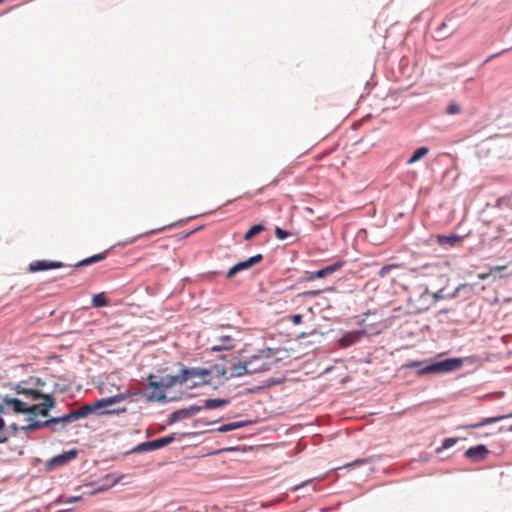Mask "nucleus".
Here are the masks:
<instances>
[{"label":"nucleus","instance_id":"nucleus-45","mask_svg":"<svg viewBox=\"0 0 512 512\" xmlns=\"http://www.w3.org/2000/svg\"><path fill=\"white\" fill-rule=\"evenodd\" d=\"M417 365H418V363L414 362V363H412L410 366H411V367H414V366H417Z\"/></svg>","mask_w":512,"mask_h":512},{"label":"nucleus","instance_id":"nucleus-13","mask_svg":"<svg viewBox=\"0 0 512 512\" xmlns=\"http://www.w3.org/2000/svg\"><path fill=\"white\" fill-rule=\"evenodd\" d=\"M175 440L174 435L165 436L150 442L141 444V450H155L171 444Z\"/></svg>","mask_w":512,"mask_h":512},{"label":"nucleus","instance_id":"nucleus-43","mask_svg":"<svg viewBox=\"0 0 512 512\" xmlns=\"http://www.w3.org/2000/svg\"><path fill=\"white\" fill-rule=\"evenodd\" d=\"M7 441V437H0V443H5Z\"/></svg>","mask_w":512,"mask_h":512},{"label":"nucleus","instance_id":"nucleus-28","mask_svg":"<svg viewBox=\"0 0 512 512\" xmlns=\"http://www.w3.org/2000/svg\"><path fill=\"white\" fill-rule=\"evenodd\" d=\"M402 267V264H398V263H393V264H388V265H385L383 266L379 272H378V275L379 277L381 278H384L387 276V274L392 271L393 269H399Z\"/></svg>","mask_w":512,"mask_h":512},{"label":"nucleus","instance_id":"nucleus-30","mask_svg":"<svg viewBox=\"0 0 512 512\" xmlns=\"http://www.w3.org/2000/svg\"><path fill=\"white\" fill-rule=\"evenodd\" d=\"M457 442V439L455 438H447L443 441L442 446L437 448L436 451L439 453L445 449L451 448L454 446Z\"/></svg>","mask_w":512,"mask_h":512},{"label":"nucleus","instance_id":"nucleus-32","mask_svg":"<svg viewBox=\"0 0 512 512\" xmlns=\"http://www.w3.org/2000/svg\"><path fill=\"white\" fill-rule=\"evenodd\" d=\"M275 236L279 240H284V239H286L289 236V232L281 229L280 227H276V229H275Z\"/></svg>","mask_w":512,"mask_h":512},{"label":"nucleus","instance_id":"nucleus-23","mask_svg":"<svg viewBox=\"0 0 512 512\" xmlns=\"http://www.w3.org/2000/svg\"><path fill=\"white\" fill-rule=\"evenodd\" d=\"M461 240L460 236L457 235H450V236H439L438 237V243L441 245H450L454 246L456 243H458Z\"/></svg>","mask_w":512,"mask_h":512},{"label":"nucleus","instance_id":"nucleus-8","mask_svg":"<svg viewBox=\"0 0 512 512\" xmlns=\"http://www.w3.org/2000/svg\"><path fill=\"white\" fill-rule=\"evenodd\" d=\"M44 401L39 404L29 405L27 413L33 415L48 416L49 410L55 406V400L51 395L43 394L42 398Z\"/></svg>","mask_w":512,"mask_h":512},{"label":"nucleus","instance_id":"nucleus-16","mask_svg":"<svg viewBox=\"0 0 512 512\" xmlns=\"http://www.w3.org/2000/svg\"><path fill=\"white\" fill-rule=\"evenodd\" d=\"M507 417L508 416H505V415L495 416V417H487V418H484L482 421H480L478 423L464 425V426H461L460 428L464 429V430L476 429V428H480V427H483V426H486V425H489V424H493V423L499 422V421H501V420H503V419H505Z\"/></svg>","mask_w":512,"mask_h":512},{"label":"nucleus","instance_id":"nucleus-11","mask_svg":"<svg viewBox=\"0 0 512 512\" xmlns=\"http://www.w3.org/2000/svg\"><path fill=\"white\" fill-rule=\"evenodd\" d=\"M64 264L62 262L58 261H47V260H38L30 263L29 265V271L31 272H38V271H44L49 269H56L63 267Z\"/></svg>","mask_w":512,"mask_h":512},{"label":"nucleus","instance_id":"nucleus-40","mask_svg":"<svg viewBox=\"0 0 512 512\" xmlns=\"http://www.w3.org/2000/svg\"><path fill=\"white\" fill-rule=\"evenodd\" d=\"M489 277V273H481L478 275V278L481 280H485Z\"/></svg>","mask_w":512,"mask_h":512},{"label":"nucleus","instance_id":"nucleus-10","mask_svg":"<svg viewBox=\"0 0 512 512\" xmlns=\"http://www.w3.org/2000/svg\"><path fill=\"white\" fill-rule=\"evenodd\" d=\"M342 266H343L342 262H337V263L329 265L321 270H318L316 272H307L305 279L307 281H313L317 278H324V277L334 273L335 271L339 270Z\"/></svg>","mask_w":512,"mask_h":512},{"label":"nucleus","instance_id":"nucleus-22","mask_svg":"<svg viewBox=\"0 0 512 512\" xmlns=\"http://www.w3.org/2000/svg\"><path fill=\"white\" fill-rule=\"evenodd\" d=\"M429 152V149L427 147H420L416 149L413 153V155L408 159L407 164L411 165L420 159H422L424 156H426Z\"/></svg>","mask_w":512,"mask_h":512},{"label":"nucleus","instance_id":"nucleus-33","mask_svg":"<svg viewBox=\"0 0 512 512\" xmlns=\"http://www.w3.org/2000/svg\"><path fill=\"white\" fill-rule=\"evenodd\" d=\"M290 319H291V321H292V323H293V324H295V325H299V324H301V323H302V319H303V317H302V315H300V314H294V315H292V316L290 317Z\"/></svg>","mask_w":512,"mask_h":512},{"label":"nucleus","instance_id":"nucleus-21","mask_svg":"<svg viewBox=\"0 0 512 512\" xmlns=\"http://www.w3.org/2000/svg\"><path fill=\"white\" fill-rule=\"evenodd\" d=\"M106 257V252H103V253H99V254H96V255H93L91 257H88L80 262H78L75 267H82V266H87V265H91L93 263H96V262H99V261H102L103 259H105Z\"/></svg>","mask_w":512,"mask_h":512},{"label":"nucleus","instance_id":"nucleus-6","mask_svg":"<svg viewBox=\"0 0 512 512\" xmlns=\"http://www.w3.org/2000/svg\"><path fill=\"white\" fill-rule=\"evenodd\" d=\"M462 364L463 362L459 358L445 359L420 369L419 374L450 372L459 369Z\"/></svg>","mask_w":512,"mask_h":512},{"label":"nucleus","instance_id":"nucleus-4","mask_svg":"<svg viewBox=\"0 0 512 512\" xmlns=\"http://www.w3.org/2000/svg\"><path fill=\"white\" fill-rule=\"evenodd\" d=\"M439 299L437 294H431L427 288L419 287L409 296V302L415 312L427 311Z\"/></svg>","mask_w":512,"mask_h":512},{"label":"nucleus","instance_id":"nucleus-29","mask_svg":"<svg viewBox=\"0 0 512 512\" xmlns=\"http://www.w3.org/2000/svg\"><path fill=\"white\" fill-rule=\"evenodd\" d=\"M223 344L218 346H213L211 348L212 351H220L223 349H230L232 347L231 342L232 338L230 336H224L222 337Z\"/></svg>","mask_w":512,"mask_h":512},{"label":"nucleus","instance_id":"nucleus-12","mask_svg":"<svg viewBox=\"0 0 512 512\" xmlns=\"http://www.w3.org/2000/svg\"><path fill=\"white\" fill-rule=\"evenodd\" d=\"M225 370L227 371V373L225 375H221L225 379L240 377L247 374L250 375L246 361L233 364L231 367Z\"/></svg>","mask_w":512,"mask_h":512},{"label":"nucleus","instance_id":"nucleus-19","mask_svg":"<svg viewBox=\"0 0 512 512\" xmlns=\"http://www.w3.org/2000/svg\"><path fill=\"white\" fill-rule=\"evenodd\" d=\"M248 423H249L248 421H235V422L227 423V424H224V425H221L220 427H218L217 431L225 433L228 431H232L235 429L245 427L248 425Z\"/></svg>","mask_w":512,"mask_h":512},{"label":"nucleus","instance_id":"nucleus-44","mask_svg":"<svg viewBox=\"0 0 512 512\" xmlns=\"http://www.w3.org/2000/svg\"><path fill=\"white\" fill-rule=\"evenodd\" d=\"M80 499V497H74V498H71L70 501H75V500H78Z\"/></svg>","mask_w":512,"mask_h":512},{"label":"nucleus","instance_id":"nucleus-39","mask_svg":"<svg viewBox=\"0 0 512 512\" xmlns=\"http://www.w3.org/2000/svg\"><path fill=\"white\" fill-rule=\"evenodd\" d=\"M506 268V266H494L491 268L490 273H493L495 271H503Z\"/></svg>","mask_w":512,"mask_h":512},{"label":"nucleus","instance_id":"nucleus-20","mask_svg":"<svg viewBox=\"0 0 512 512\" xmlns=\"http://www.w3.org/2000/svg\"><path fill=\"white\" fill-rule=\"evenodd\" d=\"M264 230L265 226L263 224H255L252 227H250L249 230L245 233L244 240L250 241Z\"/></svg>","mask_w":512,"mask_h":512},{"label":"nucleus","instance_id":"nucleus-1","mask_svg":"<svg viewBox=\"0 0 512 512\" xmlns=\"http://www.w3.org/2000/svg\"><path fill=\"white\" fill-rule=\"evenodd\" d=\"M205 371H196L193 369H182L178 375H165L160 377V380H155L154 375L148 377V387L152 389L150 399L154 401L165 400V390L172 388L176 385H183L189 383V378L196 375H205Z\"/></svg>","mask_w":512,"mask_h":512},{"label":"nucleus","instance_id":"nucleus-34","mask_svg":"<svg viewBox=\"0 0 512 512\" xmlns=\"http://www.w3.org/2000/svg\"><path fill=\"white\" fill-rule=\"evenodd\" d=\"M366 462H368V459H358L352 463L347 464L346 466H348V467L358 466V465L364 464Z\"/></svg>","mask_w":512,"mask_h":512},{"label":"nucleus","instance_id":"nucleus-36","mask_svg":"<svg viewBox=\"0 0 512 512\" xmlns=\"http://www.w3.org/2000/svg\"><path fill=\"white\" fill-rule=\"evenodd\" d=\"M360 333L358 334H355V335H352V339H348L349 336H345L343 341L347 342V343H352L353 341H355L356 339H358Z\"/></svg>","mask_w":512,"mask_h":512},{"label":"nucleus","instance_id":"nucleus-9","mask_svg":"<svg viewBox=\"0 0 512 512\" xmlns=\"http://www.w3.org/2000/svg\"><path fill=\"white\" fill-rule=\"evenodd\" d=\"M262 260H263V255L262 254H256V255L248 258L245 261L239 262V263H237L236 265H234L233 267H231L229 269V271L227 272L226 277L228 279H230L233 276H235L237 273H239L241 271H244V270H247V269H250L254 265L259 264Z\"/></svg>","mask_w":512,"mask_h":512},{"label":"nucleus","instance_id":"nucleus-46","mask_svg":"<svg viewBox=\"0 0 512 512\" xmlns=\"http://www.w3.org/2000/svg\"><path fill=\"white\" fill-rule=\"evenodd\" d=\"M111 477H112V475L108 474V475L105 476V479H109Z\"/></svg>","mask_w":512,"mask_h":512},{"label":"nucleus","instance_id":"nucleus-7","mask_svg":"<svg viewBox=\"0 0 512 512\" xmlns=\"http://www.w3.org/2000/svg\"><path fill=\"white\" fill-rule=\"evenodd\" d=\"M28 403L16 398L5 397L0 404V413H27Z\"/></svg>","mask_w":512,"mask_h":512},{"label":"nucleus","instance_id":"nucleus-5","mask_svg":"<svg viewBox=\"0 0 512 512\" xmlns=\"http://www.w3.org/2000/svg\"><path fill=\"white\" fill-rule=\"evenodd\" d=\"M185 369H193L198 372H200V371L207 372V374H205L203 376L196 375V376H192L191 378H189V382H190L189 387L190 388H195V387H199L202 385H209L212 382L213 375L219 377V375H225L227 373L225 368H222L219 365H215L210 369L209 368H201V367H190V368L186 367Z\"/></svg>","mask_w":512,"mask_h":512},{"label":"nucleus","instance_id":"nucleus-26","mask_svg":"<svg viewBox=\"0 0 512 512\" xmlns=\"http://www.w3.org/2000/svg\"><path fill=\"white\" fill-rule=\"evenodd\" d=\"M92 304L94 307H104L109 304V300L104 295V293H100L92 297Z\"/></svg>","mask_w":512,"mask_h":512},{"label":"nucleus","instance_id":"nucleus-17","mask_svg":"<svg viewBox=\"0 0 512 512\" xmlns=\"http://www.w3.org/2000/svg\"><path fill=\"white\" fill-rule=\"evenodd\" d=\"M57 423H61L60 417L51 418V419H48V420L42 421V422L41 421H33V422L29 423L26 427H24V429L32 431V430H36L41 427H46V426H50L52 424H57Z\"/></svg>","mask_w":512,"mask_h":512},{"label":"nucleus","instance_id":"nucleus-27","mask_svg":"<svg viewBox=\"0 0 512 512\" xmlns=\"http://www.w3.org/2000/svg\"><path fill=\"white\" fill-rule=\"evenodd\" d=\"M122 478H123V475L113 478L111 483L97 487L92 492V494H96V493H100V492L108 490L109 488H111V487L115 486L116 484H118L121 481Z\"/></svg>","mask_w":512,"mask_h":512},{"label":"nucleus","instance_id":"nucleus-3","mask_svg":"<svg viewBox=\"0 0 512 512\" xmlns=\"http://www.w3.org/2000/svg\"><path fill=\"white\" fill-rule=\"evenodd\" d=\"M249 374L269 371L277 362L276 353L273 349H263L254 354L246 361Z\"/></svg>","mask_w":512,"mask_h":512},{"label":"nucleus","instance_id":"nucleus-25","mask_svg":"<svg viewBox=\"0 0 512 512\" xmlns=\"http://www.w3.org/2000/svg\"><path fill=\"white\" fill-rule=\"evenodd\" d=\"M228 403L224 399H208L205 401L204 407L207 409H216L225 406Z\"/></svg>","mask_w":512,"mask_h":512},{"label":"nucleus","instance_id":"nucleus-14","mask_svg":"<svg viewBox=\"0 0 512 512\" xmlns=\"http://www.w3.org/2000/svg\"><path fill=\"white\" fill-rule=\"evenodd\" d=\"M489 451L485 445H477L466 450L465 456L474 461H481L486 458Z\"/></svg>","mask_w":512,"mask_h":512},{"label":"nucleus","instance_id":"nucleus-41","mask_svg":"<svg viewBox=\"0 0 512 512\" xmlns=\"http://www.w3.org/2000/svg\"><path fill=\"white\" fill-rule=\"evenodd\" d=\"M5 427L4 420L0 417V431H2Z\"/></svg>","mask_w":512,"mask_h":512},{"label":"nucleus","instance_id":"nucleus-24","mask_svg":"<svg viewBox=\"0 0 512 512\" xmlns=\"http://www.w3.org/2000/svg\"><path fill=\"white\" fill-rule=\"evenodd\" d=\"M190 415V410H178L173 412L168 419V424H173L180 419L186 418Z\"/></svg>","mask_w":512,"mask_h":512},{"label":"nucleus","instance_id":"nucleus-31","mask_svg":"<svg viewBox=\"0 0 512 512\" xmlns=\"http://www.w3.org/2000/svg\"><path fill=\"white\" fill-rule=\"evenodd\" d=\"M446 112L450 115L459 114L461 112V107L456 102L451 101L447 106Z\"/></svg>","mask_w":512,"mask_h":512},{"label":"nucleus","instance_id":"nucleus-2","mask_svg":"<svg viewBox=\"0 0 512 512\" xmlns=\"http://www.w3.org/2000/svg\"><path fill=\"white\" fill-rule=\"evenodd\" d=\"M126 398V395L124 394H118V395H115V396H112V397H108V398H102L100 400H97L93 403H90V404H86L82 407H80L79 409L77 410H73L71 411L70 413L60 417L61 418V423H70L72 421H75L77 419H80V418H84L92 413H95V414H98V415H101V414H111V413H122V412H125L126 409L125 408H122V409H119V410H107V411H102L101 409L105 408V407H108L110 405H113L117 402H120L122 400H124Z\"/></svg>","mask_w":512,"mask_h":512},{"label":"nucleus","instance_id":"nucleus-42","mask_svg":"<svg viewBox=\"0 0 512 512\" xmlns=\"http://www.w3.org/2000/svg\"><path fill=\"white\" fill-rule=\"evenodd\" d=\"M190 410L193 411V412H198L200 410V408L199 407H192Z\"/></svg>","mask_w":512,"mask_h":512},{"label":"nucleus","instance_id":"nucleus-35","mask_svg":"<svg viewBox=\"0 0 512 512\" xmlns=\"http://www.w3.org/2000/svg\"><path fill=\"white\" fill-rule=\"evenodd\" d=\"M508 50H509V49H504V50H503V51H501V52H498V53H496V54H493V55L489 56V57L486 59V61H485V62H486V63H487V62H489L490 60L494 59L495 57L500 56L501 54H503V53L507 52Z\"/></svg>","mask_w":512,"mask_h":512},{"label":"nucleus","instance_id":"nucleus-37","mask_svg":"<svg viewBox=\"0 0 512 512\" xmlns=\"http://www.w3.org/2000/svg\"><path fill=\"white\" fill-rule=\"evenodd\" d=\"M171 226H172V225H168V226H164V227H162V228L154 229V230H151V231H149V232H147V233H144L143 235H148V234H152V233H157V232L162 231V230H164V229H166V228H169V227H171Z\"/></svg>","mask_w":512,"mask_h":512},{"label":"nucleus","instance_id":"nucleus-15","mask_svg":"<svg viewBox=\"0 0 512 512\" xmlns=\"http://www.w3.org/2000/svg\"><path fill=\"white\" fill-rule=\"evenodd\" d=\"M76 455H77L76 450L66 451L62 454H59V455L53 457L50 460L49 465L52 467L64 465V464L70 462L71 460H73L74 458H76Z\"/></svg>","mask_w":512,"mask_h":512},{"label":"nucleus","instance_id":"nucleus-18","mask_svg":"<svg viewBox=\"0 0 512 512\" xmlns=\"http://www.w3.org/2000/svg\"><path fill=\"white\" fill-rule=\"evenodd\" d=\"M16 391L19 394H24L25 396H27V398H29L32 401L39 400L43 396V394L38 390L25 389V388H22L20 385L17 386Z\"/></svg>","mask_w":512,"mask_h":512},{"label":"nucleus","instance_id":"nucleus-38","mask_svg":"<svg viewBox=\"0 0 512 512\" xmlns=\"http://www.w3.org/2000/svg\"><path fill=\"white\" fill-rule=\"evenodd\" d=\"M321 293V290H312V291H307L305 292V295H309V296H317Z\"/></svg>","mask_w":512,"mask_h":512}]
</instances>
